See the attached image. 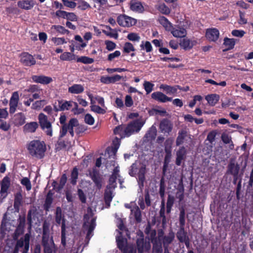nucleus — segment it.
Listing matches in <instances>:
<instances>
[{
  "instance_id": "f257e3e1",
  "label": "nucleus",
  "mask_w": 253,
  "mask_h": 253,
  "mask_svg": "<svg viewBox=\"0 0 253 253\" xmlns=\"http://www.w3.org/2000/svg\"><path fill=\"white\" fill-rule=\"evenodd\" d=\"M28 149L29 153L32 156H35L38 158L42 159L44 156L46 148L44 142L34 140L29 143Z\"/></svg>"
},
{
  "instance_id": "f03ea898",
  "label": "nucleus",
  "mask_w": 253,
  "mask_h": 253,
  "mask_svg": "<svg viewBox=\"0 0 253 253\" xmlns=\"http://www.w3.org/2000/svg\"><path fill=\"white\" fill-rule=\"evenodd\" d=\"M166 155L164 158L163 166L162 168V176L160 181L159 194L161 198H164L165 193V176L169 168V165L171 161V152H165Z\"/></svg>"
},
{
  "instance_id": "7ed1b4c3",
  "label": "nucleus",
  "mask_w": 253,
  "mask_h": 253,
  "mask_svg": "<svg viewBox=\"0 0 253 253\" xmlns=\"http://www.w3.org/2000/svg\"><path fill=\"white\" fill-rule=\"evenodd\" d=\"M38 120L41 128L44 131L47 135L51 136L53 132L52 123L49 121L48 117L41 113L38 116Z\"/></svg>"
},
{
  "instance_id": "20e7f679",
  "label": "nucleus",
  "mask_w": 253,
  "mask_h": 253,
  "mask_svg": "<svg viewBox=\"0 0 253 253\" xmlns=\"http://www.w3.org/2000/svg\"><path fill=\"white\" fill-rule=\"evenodd\" d=\"M143 123L139 120H134L125 126L124 137H129L135 132H138L143 126Z\"/></svg>"
},
{
  "instance_id": "39448f33",
  "label": "nucleus",
  "mask_w": 253,
  "mask_h": 253,
  "mask_svg": "<svg viewBox=\"0 0 253 253\" xmlns=\"http://www.w3.org/2000/svg\"><path fill=\"white\" fill-rule=\"evenodd\" d=\"M89 219V215L87 214H85L84 215V219L85 221L83 225V227L84 229L87 230L85 239L88 240H89L90 238L93 236V232L96 226V218H92L90 222H88Z\"/></svg>"
},
{
  "instance_id": "423d86ee",
  "label": "nucleus",
  "mask_w": 253,
  "mask_h": 253,
  "mask_svg": "<svg viewBox=\"0 0 253 253\" xmlns=\"http://www.w3.org/2000/svg\"><path fill=\"white\" fill-rule=\"evenodd\" d=\"M78 125V120L76 118H72L70 120L68 123L67 126H61L59 131V139L64 137L68 131L71 136L73 137L74 136V127Z\"/></svg>"
},
{
  "instance_id": "0eeeda50",
  "label": "nucleus",
  "mask_w": 253,
  "mask_h": 253,
  "mask_svg": "<svg viewBox=\"0 0 253 253\" xmlns=\"http://www.w3.org/2000/svg\"><path fill=\"white\" fill-rule=\"evenodd\" d=\"M117 21L118 24L123 27H131L136 23V20L126 15H120L118 16Z\"/></svg>"
},
{
  "instance_id": "6e6552de",
  "label": "nucleus",
  "mask_w": 253,
  "mask_h": 253,
  "mask_svg": "<svg viewBox=\"0 0 253 253\" xmlns=\"http://www.w3.org/2000/svg\"><path fill=\"white\" fill-rule=\"evenodd\" d=\"M30 244V235L29 234H25L24 239L21 238L20 239L17 240L15 247L14 248L17 249L19 250V248L24 247L23 251L22 253H28L29 249Z\"/></svg>"
},
{
  "instance_id": "1a4fd4ad",
  "label": "nucleus",
  "mask_w": 253,
  "mask_h": 253,
  "mask_svg": "<svg viewBox=\"0 0 253 253\" xmlns=\"http://www.w3.org/2000/svg\"><path fill=\"white\" fill-rule=\"evenodd\" d=\"M136 250L138 253H143L144 251L147 252L151 248V245L149 241H144L143 236L137 239L136 241Z\"/></svg>"
},
{
  "instance_id": "9d476101",
  "label": "nucleus",
  "mask_w": 253,
  "mask_h": 253,
  "mask_svg": "<svg viewBox=\"0 0 253 253\" xmlns=\"http://www.w3.org/2000/svg\"><path fill=\"white\" fill-rule=\"evenodd\" d=\"M20 57L21 63L24 66H32L36 63V61L33 55L28 52H22Z\"/></svg>"
},
{
  "instance_id": "9b49d317",
  "label": "nucleus",
  "mask_w": 253,
  "mask_h": 253,
  "mask_svg": "<svg viewBox=\"0 0 253 253\" xmlns=\"http://www.w3.org/2000/svg\"><path fill=\"white\" fill-rule=\"evenodd\" d=\"M18 224L14 231V235L16 237H18L24 234L25 227L26 225L25 216L19 215L17 219Z\"/></svg>"
},
{
  "instance_id": "f8f14e48",
  "label": "nucleus",
  "mask_w": 253,
  "mask_h": 253,
  "mask_svg": "<svg viewBox=\"0 0 253 253\" xmlns=\"http://www.w3.org/2000/svg\"><path fill=\"white\" fill-rule=\"evenodd\" d=\"M19 100V95L18 91L13 92L9 101V113L13 114L16 110Z\"/></svg>"
},
{
  "instance_id": "ddd939ff",
  "label": "nucleus",
  "mask_w": 253,
  "mask_h": 253,
  "mask_svg": "<svg viewBox=\"0 0 253 253\" xmlns=\"http://www.w3.org/2000/svg\"><path fill=\"white\" fill-rule=\"evenodd\" d=\"M173 127V125L167 119H163L160 123L159 128L161 132L167 134H169L171 131Z\"/></svg>"
},
{
  "instance_id": "4468645a",
  "label": "nucleus",
  "mask_w": 253,
  "mask_h": 253,
  "mask_svg": "<svg viewBox=\"0 0 253 253\" xmlns=\"http://www.w3.org/2000/svg\"><path fill=\"white\" fill-rule=\"evenodd\" d=\"M31 79L33 82L42 84H48L53 81L52 78L44 75H33Z\"/></svg>"
},
{
  "instance_id": "2eb2a0df",
  "label": "nucleus",
  "mask_w": 253,
  "mask_h": 253,
  "mask_svg": "<svg viewBox=\"0 0 253 253\" xmlns=\"http://www.w3.org/2000/svg\"><path fill=\"white\" fill-rule=\"evenodd\" d=\"M219 32L216 28L208 29L206 32V37L210 42H215L219 38Z\"/></svg>"
},
{
  "instance_id": "dca6fc26",
  "label": "nucleus",
  "mask_w": 253,
  "mask_h": 253,
  "mask_svg": "<svg viewBox=\"0 0 253 253\" xmlns=\"http://www.w3.org/2000/svg\"><path fill=\"white\" fill-rule=\"evenodd\" d=\"M186 150L183 146L179 148L176 152V158L175 160V164L177 166L181 165L182 161H184L186 158Z\"/></svg>"
},
{
  "instance_id": "f3484780",
  "label": "nucleus",
  "mask_w": 253,
  "mask_h": 253,
  "mask_svg": "<svg viewBox=\"0 0 253 253\" xmlns=\"http://www.w3.org/2000/svg\"><path fill=\"white\" fill-rule=\"evenodd\" d=\"M152 99L163 103H165L168 101H171L172 98L167 96L166 95L160 91L154 92L151 94Z\"/></svg>"
},
{
  "instance_id": "a211bd4d",
  "label": "nucleus",
  "mask_w": 253,
  "mask_h": 253,
  "mask_svg": "<svg viewBox=\"0 0 253 253\" xmlns=\"http://www.w3.org/2000/svg\"><path fill=\"white\" fill-rule=\"evenodd\" d=\"M160 88L166 91L167 94H174L176 93L178 89L182 90V87L179 85L170 86L166 84H162L160 86Z\"/></svg>"
},
{
  "instance_id": "6ab92c4d",
  "label": "nucleus",
  "mask_w": 253,
  "mask_h": 253,
  "mask_svg": "<svg viewBox=\"0 0 253 253\" xmlns=\"http://www.w3.org/2000/svg\"><path fill=\"white\" fill-rule=\"evenodd\" d=\"M35 4L36 2L34 0H22L17 2L19 8L26 10L32 9Z\"/></svg>"
},
{
  "instance_id": "aec40b11",
  "label": "nucleus",
  "mask_w": 253,
  "mask_h": 253,
  "mask_svg": "<svg viewBox=\"0 0 253 253\" xmlns=\"http://www.w3.org/2000/svg\"><path fill=\"white\" fill-rule=\"evenodd\" d=\"M26 117L22 112L15 114L13 118V123L15 126H21L25 123Z\"/></svg>"
},
{
  "instance_id": "412c9836",
  "label": "nucleus",
  "mask_w": 253,
  "mask_h": 253,
  "mask_svg": "<svg viewBox=\"0 0 253 253\" xmlns=\"http://www.w3.org/2000/svg\"><path fill=\"white\" fill-rule=\"evenodd\" d=\"M87 96L90 100V109L92 111L100 114H104L106 113V110L100 106L95 105V101L93 100V95L90 93H87Z\"/></svg>"
},
{
  "instance_id": "4be33fe9",
  "label": "nucleus",
  "mask_w": 253,
  "mask_h": 253,
  "mask_svg": "<svg viewBox=\"0 0 253 253\" xmlns=\"http://www.w3.org/2000/svg\"><path fill=\"white\" fill-rule=\"evenodd\" d=\"M89 175L96 187L98 189L101 188L102 186L101 178L99 172L96 169H93L92 171L89 173Z\"/></svg>"
},
{
  "instance_id": "5701e85b",
  "label": "nucleus",
  "mask_w": 253,
  "mask_h": 253,
  "mask_svg": "<svg viewBox=\"0 0 253 253\" xmlns=\"http://www.w3.org/2000/svg\"><path fill=\"white\" fill-rule=\"evenodd\" d=\"M196 41H191L187 38H184L180 40L179 45L184 50H190L196 44Z\"/></svg>"
},
{
  "instance_id": "b1692460",
  "label": "nucleus",
  "mask_w": 253,
  "mask_h": 253,
  "mask_svg": "<svg viewBox=\"0 0 253 253\" xmlns=\"http://www.w3.org/2000/svg\"><path fill=\"white\" fill-rule=\"evenodd\" d=\"M130 9L135 12L142 13L144 11V7L140 1L137 0H131L130 1Z\"/></svg>"
},
{
  "instance_id": "393cba45",
  "label": "nucleus",
  "mask_w": 253,
  "mask_h": 253,
  "mask_svg": "<svg viewBox=\"0 0 253 253\" xmlns=\"http://www.w3.org/2000/svg\"><path fill=\"white\" fill-rule=\"evenodd\" d=\"M236 40L233 38L230 39L227 37L224 38L223 40V45L226 48L223 49V51L226 52L233 49L236 43Z\"/></svg>"
},
{
  "instance_id": "a878e982",
  "label": "nucleus",
  "mask_w": 253,
  "mask_h": 253,
  "mask_svg": "<svg viewBox=\"0 0 253 253\" xmlns=\"http://www.w3.org/2000/svg\"><path fill=\"white\" fill-rule=\"evenodd\" d=\"M174 237V233L172 230L169 232L168 235L163 237V239L162 240L165 249H168V246L173 242Z\"/></svg>"
},
{
  "instance_id": "bb28decb",
  "label": "nucleus",
  "mask_w": 253,
  "mask_h": 253,
  "mask_svg": "<svg viewBox=\"0 0 253 253\" xmlns=\"http://www.w3.org/2000/svg\"><path fill=\"white\" fill-rule=\"evenodd\" d=\"M172 35L176 38H183L185 37L187 34L186 29L183 27H177L173 28L170 31Z\"/></svg>"
},
{
  "instance_id": "cd10ccee",
  "label": "nucleus",
  "mask_w": 253,
  "mask_h": 253,
  "mask_svg": "<svg viewBox=\"0 0 253 253\" xmlns=\"http://www.w3.org/2000/svg\"><path fill=\"white\" fill-rule=\"evenodd\" d=\"M39 126V124L36 122H32L26 124L23 126V131L25 133L35 132Z\"/></svg>"
},
{
  "instance_id": "c85d7f7f",
  "label": "nucleus",
  "mask_w": 253,
  "mask_h": 253,
  "mask_svg": "<svg viewBox=\"0 0 253 253\" xmlns=\"http://www.w3.org/2000/svg\"><path fill=\"white\" fill-rule=\"evenodd\" d=\"M159 22L162 25L166 31H170L172 29V24L168 18L165 16H160L158 19Z\"/></svg>"
},
{
  "instance_id": "c756f323",
  "label": "nucleus",
  "mask_w": 253,
  "mask_h": 253,
  "mask_svg": "<svg viewBox=\"0 0 253 253\" xmlns=\"http://www.w3.org/2000/svg\"><path fill=\"white\" fill-rule=\"evenodd\" d=\"M146 167L143 166L140 168L138 172V184L143 186L144 182L145 180Z\"/></svg>"
},
{
  "instance_id": "7c9ffc66",
  "label": "nucleus",
  "mask_w": 253,
  "mask_h": 253,
  "mask_svg": "<svg viewBox=\"0 0 253 253\" xmlns=\"http://www.w3.org/2000/svg\"><path fill=\"white\" fill-rule=\"evenodd\" d=\"M131 214L133 215L136 223H139L142 221L141 211L138 206L131 209Z\"/></svg>"
},
{
  "instance_id": "2f4dec72",
  "label": "nucleus",
  "mask_w": 253,
  "mask_h": 253,
  "mask_svg": "<svg viewBox=\"0 0 253 253\" xmlns=\"http://www.w3.org/2000/svg\"><path fill=\"white\" fill-rule=\"evenodd\" d=\"M84 91V87L80 84H74L68 88V92L72 94H80Z\"/></svg>"
},
{
  "instance_id": "473e14b6",
  "label": "nucleus",
  "mask_w": 253,
  "mask_h": 253,
  "mask_svg": "<svg viewBox=\"0 0 253 253\" xmlns=\"http://www.w3.org/2000/svg\"><path fill=\"white\" fill-rule=\"evenodd\" d=\"M53 193L51 191H49L46 196L45 200L43 204L44 210L46 211H48L51 207L53 202Z\"/></svg>"
},
{
  "instance_id": "72a5a7b5",
  "label": "nucleus",
  "mask_w": 253,
  "mask_h": 253,
  "mask_svg": "<svg viewBox=\"0 0 253 253\" xmlns=\"http://www.w3.org/2000/svg\"><path fill=\"white\" fill-rule=\"evenodd\" d=\"M22 202L23 197L21 193L20 192H17L14 196V208L16 211H19L20 206L22 205Z\"/></svg>"
},
{
  "instance_id": "f704fd0d",
  "label": "nucleus",
  "mask_w": 253,
  "mask_h": 253,
  "mask_svg": "<svg viewBox=\"0 0 253 253\" xmlns=\"http://www.w3.org/2000/svg\"><path fill=\"white\" fill-rule=\"evenodd\" d=\"M10 184V178L8 176H5L1 182L0 187V193L7 192Z\"/></svg>"
},
{
  "instance_id": "c9c22d12",
  "label": "nucleus",
  "mask_w": 253,
  "mask_h": 253,
  "mask_svg": "<svg viewBox=\"0 0 253 253\" xmlns=\"http://www.w3.org/2000/svg\"><path fill=\"white\" fill-rule=\"evenodd\" d=\"M73 101H66L63 99L58 100V104L60 107V111H64L65 110H69L72 106Z\"/></svg>"
},
{
  "instance_id": "e433bc0d",
  "label": "nucleus",
  "mask_w": 253,
  "mask_h": 253,
  "mask_svg": "<svg viewBox=\"0 0 253 253\" xmlns=\"http://www.w3.org/2000/svg\"><path fill=\"white\" fill-rule=\"evenodd\" d=\"M153 244V252L154 253H163L162 242L159 239L151 242Z\"/></svg>"
},
{
  "instance_id": "4c0bfd02",
  "label": "nucleus",
  "mask_w": 253,
  "mask_h": 253,
  "mask_svg": "<svg viewBox=\"0 0 253 253\" xmlns=\"http://www.w3.org/2000/svg\"><path fill=\"white\" fill-rule=\"evenodd\" d=\"M240 167L238 164L235 165L234 163H230L228 166V173L231 175H239Z\"/></svg>"
},
{
  "instance_id": "58836bf2",
  "label": "nucleus",
  "mask_w": 253,
  "mask_h": 253,
  "mask_svg": "<svg viewBox=\"0 0 253 253\" xmlns=\"http://www.w3.org/2000/svg\"><path fill=\"white\" fill-rule=\"evenodd\" d=\"M206 99L211 106H213L219 101V96L216 94H211L206 96Z\"/></svg>"
},
{
  "instance_id": "ea45409f",
  "label": "nucleus",
  "mask_w": 253,
  "mask_h": 253,
  "mask_svg": "<svg viewBox=\"0 0 253 253\" xmlns=\"http://www.w3.org/2000/svg\"><path fill=\"white\" fill-rule=\"evenodd\" d=\"M185 226H180L179 231L177 232L176 236L179 241L181 243L187 239L188 237L187 235V232L184 229Z\"/></svg>"
},
{
  "instance_id": "a19ab883",
  "label": "nucleus",
  "mask_w": 253,
  "mask_h": 253,
  "mask_svg": "<svg viewBox=\"0 0 253 253\" xmlns=\"http://www.w3.org/2000/svg\"><path fill=\"white\" fill-rule=\"evenodd\" d=\"M187 135V132L186 130L182 129L179 130L178 133V136L176 138V145L177 146H179L182 144L185 138Z\"/></svg>"
},
{
  "instance_id": "79ce46f5",
  "label": "nucleus",
  "mask_w": 253,
  "mask_h": 253,
  "mask_svg": "<svg viewBox=\"0 0 253 253\" xmlns=\"http://www.w3.org/2000/svg\"><path fill=\"white\" fill-rule=\"evenodd\" d=\"M79 176L78 169L75 167L73 168L71 173L70 183L75 185L77 184V179Z\"/></svg>"
},
{
  "instance_id": "37998d69",
  "label": "nucleus",
  "mask_w": 253,
  "mask_h": 253,
  "mask_svg": "<svg viewBox=\"0 0 253 253\" xmlns=\"http://www.w3.org/2000/svg\"><path fill=\"white\" fill-rule=\"evenodd\" d=\"M180 212L179 214V222L180 226H185L186 213L185 208L181 207L179 209Z\"/></svg>"
},
{
  "instance_id": "c03bdc74",
  "label": "nucleus",
  "mask_w": 253,
  "mask_h": 253,
  "mask_svg": "<svg viewBox=\"0 0 253 253\" xmlns=\"http://www.w3.org/2000/svg\"><path fill=\"white\" fill-rule=\"evenodd\" d=\"M60 59L63 61H72L76 59V55L69 52H64L60 56Z\"/></svg>"
},
{
  "instance_id": "a18cd8bd",
  "label": "nucleus",
  "mask_w": 253,
  "mask_h": 253,
  "mask_svg": "<svg viewBox=\"0 0 253 253\" xmlns=\"http://www.w3.org/2000/svg\"><path fill=\"white\" fill-rule=\"evenodd\" d=\"M116 242L117 244V247L119 249L121 252L126 248V247L128 245L127 244L126 241L125 240V239L120 236L116 238Z\"/></svg>"
},
{
  "instance_id": "49530a36",
  "label": "nucleus",
  "mask_w": 253,
  "mask_h": 253,
  "mask_svg": "<svg viewBox=\"0 0 253 253\" xmlns=\"http://www.w3.org/2000/svg\"><path fill=\"white\" fill-rule=\"evenodd\" d=\"M63 220L65 221L64 217L62 216V210L60 207H58L56 208L55 212V221L57 224H62Z\"/></svg>"
},
{
  "instance_id": "de8ad7c7",
  "label": "nucleus",
  "mask_w": 253,
  "mask_h": 253,
  "mask_svg": "<svg viewBox=\"0 0 253 253\" xmlns=\"http://www.w3.org/2000/svg\"><path fill=\"white\" fill-rule=\"evenodd\" d=\"M42 245L51 244V245H55L52 237L50 239L49 233H42Z\"/></svg>"
},
{
  "instance_id": "09e8293b",
  "label": "nucleus",
  "mask_w": 253,
  "mask_h": 253,
  "mask_svg": "<svg viewBox=\"0 0 253 253\" xmlns=\"http://www.w3.org/2000/svg\"><path fill=\"white\" fill-rule=\"evenodd\" d=\"M141 50H145L146 52H150L153 50V47L151 42L149 41H142L140 45Z\"/></svg>"
},
{
  "instance_id": "8fccbe9b",
  "label": "nucleus",
  "mask_w": 253,
  "mask_h": 253,
  "mask_svg": "<svg viewBox=\"0 0 253 253\" xmlns=\"http://www.w3.org/2000/svg\"><path fill=\"white\" fill-rule=\"evenodd\" d=\"M61 244L64 247L66 245V224L65 220H63L61 225Z\"/></svg>"
},
{
  "instance_id": "3c124183",
  "label": "nucleus",
  "mask_w": 253,
  "mask_h": 253,
  "mask_svg": "<svg viewBox=\"0 0 253 253\" xmlns=\"http://www.w3.org/2000/svg\"><path fill=\"white\" fill-rule=\"evenodd\" d=\"M51 29L55 30L57 32L61 34H69L70 33L68 30L66 29L63 26L61 25H52Z\"/></svg>"
},
{
  "instance_id": "603ef678",
  "label": "nucleus",
  "mask_w": 253,
  "mask_h": 253,
  "mask_svg": "<svg viewBox=\"0 0 253 253\" xmlns=\"http://www.w3.org/2000/svg\"><path fill=\"white\" fill-rule=\"evenodd\" d=\"M117 176L111 175L109 179V184L107 185L108 189H115L117 186Z\"/></svg>"
},
{
  "instance_id": "864d4df0",
  "label": "nucleus",
  "mask_w": 253,
  "mask_h": 253,
  "mask_svg": "<svg viewBox=\"0 0 253 253\" xmlns=\"http://www.w3.org/2000/svg\"><path fill=\"white\" fill-rule=\"evenodd\" d=\"M94 61L93 58L85 56H82L77 59V62H81L84 64H91L94 62Z\"/></svg>"
},
{
  "instance_id": "5fc2aeb1",
  "label": "nucleus",
  "mask_w": 253,
  "mask_h": 253,
  "mask_svg": "<svg viewBox=\"0 0 253 253\" xmlns=\"http://www.w3.org/2000/svg\"><path fill=\"white\" fill-rule=\"evenodd\" d=\"M33 211L32 210H29L28 211L27 214V225H28V230L29 233L31 232V230L32 228V223H33V220H32V214H33Z\"/></svg>"
},
{
  "instance_id": "6e6d98bb",
  "label": "nucleus",
  "mask_w": 253,
  "mask_h": 253,
  "mask_svg": "<svg viewBox=\"0 0 253 253\" xmlns=\"http://www.w3.org/2000/svg\"><path fill=\"white\" fill-rule=\"evenodd\" d=\"M158 9L161 13L163 14L169 15L170 13V8L165 3L160 4Z\"/></svg>"
},
{
  "instance_id": "4d7b16f0",
  "label": "nucleus",
  "mask_w": 253,
  "mask_h": 253,
  "mask_svg": "<svg viewBox=\"0 0 253 253\" xmlns=\"http://www.w3.org/2000/svg\"><path fill=\"white\" fill-rule=\"evenodd\" d=\"M102 32L107 36L110 38H113L115 39H118L119 35L116 29H114L111 31H108L105 30H102Z\"/></svg>"
},
{
  "instance_id": "13d9d810",
  "label": "nucleus",
  "mask_w": 253,
  "mask_h": 253,
  "mask_svg": "<svg viewBox=\"0 0 253 253\" xmlns=\"http://www.w3.org/2000/svg\"><path fill=\"white\" fill-rule=\"evenodd\" d=\"M143 85L147 94H149L153 90L154 84L150 82L144 81Z\"/></svg>"
},
{
  "instance_id": "bf43d9fd",
  "label": "nucleus",
  "mask_w": 253,
  "mask_h": 253,
  "mask_svg": "<svg viewBox=\"0 0 253 253\" xmlns=\"http://www.w3.org/2000/svg\"><path fill=\"white\" fill-rule=\"evenodd\" d=\"M135 50V49L131 43L126 42L125 43L123 47V51L124 52L129 53L130 51H134Z\"/></svg>"
},
{
  "instance_id": "052dcab7",
  "label": "nucleus",
  "mask_w": 253,
  "mask_h": 253,
  "mask_svg": "<svg viewBox=\"0 0 253 253\" xmlns=\"http://www.w3.org/2000/svg\"><path fill=\"white\" fill-rule=\"evenodd\" d=\"M78 8L82 10H85L90 8V5L84 0H80L78 2Z\"/></svg>"
},
{
  "instance_id": "680f3d73",
  "label": "nucleus",
  "mask_w": 253,
  "mask_h": 253,
  "mask_svg": "<svg viewBox=\"0 0 253 253\" xmlns=\"http://www.w3.org/2000/svg\"><path fill=\"white\" fill-rule=\"evenodd\" d=\"M122 252L123 253H136V248L132 244L127 245Z\"/></svg>"
},
{
  "instance_id": "e2e57ef3",
  "label": "nucleus",
  "mask_w": 253,
  "mask_h": 253,
  "mask_svg": "<svg viewBox=\"0 0 253 253\" xmlns=\"http://www.w3.org/2000/svg\"><path fill=\"white\" fill-rule=\"evenodd\" d=\"M125 126L123 125H119L116 126L114 129V133L115 134H120L122 137H124V129Z\"/></svg>"
},
{
  "instance_id": "0e129e2a",
  "label": "nucleus",
  "mask_w": 253,
  "mask_h": 253,
  "mask_svg": "<svg viewBox=\"0 0 253 253\" xmlns=\"http://www.w3.org/2000/svg\"><path fill=\"white\" fill-rule=\"evenodd\" d=\"M113 199L112 192L111 191H106L104 194L105 202L106 205L110 206V203Z\"/></svg>"
},
{
  "instance_id": "69168bd1",
  "label": "nucleus",
  "mask_w": 253,
  "mask_h": 253,
  "mask_svg": "<svg viewBox=\"0 0 253 253\" xmlns=\"http://www.w3.org/2000/svg\"><path fill=\"white\" fill-rule=\"evenodd\" d=\"M67 180V177L65 173H64L62 175L60 181H59V184L57 187V189L58 190H61L62 188H63L64 186H65Z\"/></svg>"
},
{
  "instance_id": "338daca9",
  "label": "nucleus",
  "mask_w": 253,
  "mask_h": 253,
  "mask_svg": "<svg viewBox=\"0 0 253 253\" xmlns=\"http://www.w3.org/2000/svg\"><path fill=\"white\" fill-rule=\"evenodd\" d=\"M127 38L130 41L138 42L140 40V37L137 33H130L127 35Z\"/></svg>"
},
{
  "instance_id": "774afa93",
  "label": "nucleus",
  "mask_w": 253,
  "mask_h": 253,
  "mask_svg": "<svg viewBox=\"0 0 253 253\" xmlns=\"http://www.w3.org/2000/svg\"><path fill=\"white\" fill-rule=\"evenodd\" d=\"M105 44L106 45V48L108 51H112L116 47V44L111 41H105Z\"/></svg>"
}]
</instances>
